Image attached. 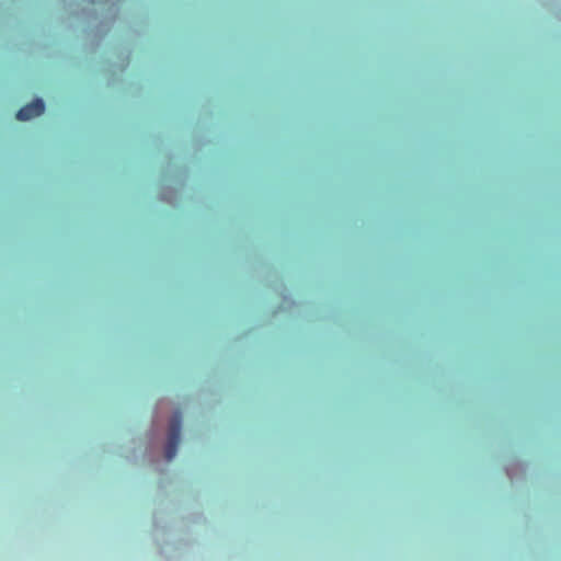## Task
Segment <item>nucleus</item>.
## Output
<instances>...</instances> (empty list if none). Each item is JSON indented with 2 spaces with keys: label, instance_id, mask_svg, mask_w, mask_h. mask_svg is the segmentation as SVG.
Masks as SVG:
<instances>
[{
  "label": "nucleus",
  "instance_id": "1",
  "mask_svg": "<svg viewBox=\"0 0 561 561\" xmlns=\"http://www.w3.org/2000/svg\"><path fill=\"white\" fill-rule=\"evenodd\" d=\"M181 424H182V416L181 413L178 412L170 423L169 428V437H168V444L165 447V458L168 460H172L174 456L176 455L178 447L180 444L181 438Z\"/></svg>",
  "mask_w": 561,
  "mask_h": 561
},
{
  "label": "nucleus",
  "instance_id": "2",
  "mask_svg": "<svg viewBox=\"0 0 561 561\" xmlns=\"http://www.w3.org/2000/svg\"><path fill=\"white\" fill-rule=\"evenodd\" d=\"M45 111V104L43 100L35 99L31 103L24 105L16 112V119L28 121L31 118L42 115Z\"/></svg>",
  "mask_w": 561,
  "mask_h": 561
}]
</instances>
